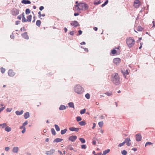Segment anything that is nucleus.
<instances>
[{
    "label": "nucleus",
    "instance_id": "obj_1",
    "mask_svg": "<svg viewBox=\"0 0 155 155\" xmlns=\"http://www.w3.org/2000/svg\"><path fill=\"white\" fill-rule=\"evenodd\" d=\"M88 5L85 3H81L74 5L75 9L77 10H86L88 9Z\"/></svg>",
    "mask_w": 155,
    "mask_h": 155
},
{
    "label": "nucleus",
    "instance_id": "obj_2",
    "mask_svg": "<svg viewBox=\"0 0 155 155\" xmlns=\"http://www.w3.org/2000/svg\"><path fill=\"white\" fill-rule=\"evenodd\" d=\"M111 77L112 81L114 84L117 85L120 84V78L117 73H114L112 74Z\"/></svg>",
    "mask_w": 155,
    "mask_h": 155
},
{
    "label": "nucleus",
    "instance_id": "obj_3",
    "mask_svg": "<svg viewBox=\"0 0 155 155\" xmlns=\"http://www.w3.org/2000/svg\"><path fill=\"white\" fill-rule=\"evenodd\" d=\"M126 43L128 46L131 48L134 45L135 41L134 39L133 38L129 37L127 38L126 39Z\"/></svg>",
    "mask_w": 155,
    "mask_h": 155
},
{
    "label": "nucleus",
    "instance_id": "obj_4",
    "mask_svg": "<svg viewBox=\"0 0 155 155\" xmlns=\"http://www.w3.org/2000/svg\"><path fill=\"white\" fill-rule=\"evenodd\" d=\"M74 91L79 94H81L84 91V88L80 85H77L74 87Z\"/></svg>",
    "mask_w": 155,
    "mask_h": 155
},
{
    "label": "nucleus",
    "instance_id": "obj_5",
    "mask_svg": "<svg viewBox=\"0 0 155 155\" xmlns=\"http://www.w3.org/2000/svg\"><path fill=\"white\" fill-rule=\"evenodd\" d=\"M19 10L15 8H13L12 11V14L14 16H16L19 14Z\"/></svg>",
    "mask_w": 155,
    "mask_h": 155
},
{
    "label": "nucleus",
    "instance_id": "obj_6",
    "mask_svg": "<svg viewBox=\"0 0 155 155\" xmlns=\"http://www.w3.org/2000/svg\"><path fill=\"white\" fill-rule=\"evenodd\" d=\"M140 2L139 0H135L134 2V6L135 8H138L140 5Z\"/></svg>",
    "mask_w": 155,
    "mask_h": 155
},
{
    "label": "nucleus",
    "instance_id": "obj_7",
    "mask_svg": "<svg viewBox=\"0 0 155 155\" xmlns=\"http://www.w3.org/2000/svg\"><path fill=\"white\" fill-rule=\"evenodd\" d=\"M71 25L72 27H76L79 25L78 22L75 21H72L71 23Z\"/></svg>",
    "mask_w": 155,
    "mask_h": 155
},
{
    "label": "nucleus",
    "instance_id": "obj_8",
    "mask_svg": "<svg viewBox=\"0 0 155 155\" xmlns=\"http://www.w3.org/2000/svg\"><path fill=\"white\" fill-rule=\"evenodd\" d=\"M114 63L116 65L118 64L120 62V59L119 58H116L113 60Z\"/></svg>",
    "mask_w": 155,
    "mask_h": 155
},
{
    "label": "nucleus",
    "instance_id": "obj_9",
    "mask_svg": "<svg viewBox=\"0 0 155 155\" xmlns=\"http://www.w3.org/2000/svg\"><path fill=\"white\" fill-rule=\"evenodd\" d=\"M55 150L53 149H51L50 150L46 151V154L47 155H52L55 152Z\"/></svg>",
    "mask_w": 155,
    "mask_h": 155
},
{
    "label": "nucleus",
    "instance_id": "obj_10",
    "mask_svg": "<svg viewBox=\"0 0 155 155\" xmlns=\"http://www.w3.org/2000/svg\"><path fill=\"white\" fill-rule=\"evenodd\" d=\"M142 137L140 134H137L136 135V140L137 141L141 140Z\"/></svg>",
    "mask_w": 155,
    "mask_h": 155
},
{
    "label": "nucleus",
    "instance_id": "obj_11",
    "mask_svg": "<svg viewBox=\"0 0 155 155\" xmlns=\"http://www.w3.org/2000/svg\"><path fill=\"white\" fill-rule=\"evenodd\" d=\"M77 138V137L76 136H71L69 137L68 139L69 140L72 142L74 141Z\"/></svg>",
    "mask_w": 155,
    "mask_h": 155
},
{
    "label": "nucleus",
    "instance_id": "obj_12",
    "mask_svg": "<svg viewBox=\"0 0 155 155\" xmlns=\"http://www.w3.org/2000/svg\"><path fill=\"white\" fill-rule=\"evenodd\" d=\"M8 74L10 77H13L15 74V73L12 70H9L8 72Z\"/></svg>",
    "mask_w": 155,
    "mask_h": 155
},
{
    "label": "nucleus",
    "instance_id": "obj_13",
    "mask_svg": "<svg viewBox=\"0 0 155 155\" xmlns=\"http://www.w3.org/2000/svg\"><path fill=\"white\" fill-rule=\"evenodd\" d=\"M69 129L71 131H75L76 132H78L79 130L78 128H75L74 127H70L69 128Z\"/></svg>",
    "mask_w": 155,
    "mask_h": 155
},
{
    "label": "nucleus",
    "instance_id": "obj_14",
    "mask_svg": "<svg viewBox=\"0 0 155 155\" xmlns=\"http://www.w3.org/2000/svg\"><path fill=\"white\" fill-rule=\"evenodd\" d=\"M21 3L25 4H30L31 3V2L28 0H22L21 1Z\"/></svg>",
    "mask_w": 155,
    "mask_h": 155
},
{
    "label": "nucleus",
    "instance_id": "obj_15",
    "mask_svg": "<svg viewBox=\"0 0 155 155\" xmlns=\"http://www.w3.org/2000/svg\"><path fill=\"white\" fill-rule=\"evenodd\" d=\"M22 36L23 37L26 39H28V36L27 32H25L22 34Z\"/></svg>",
    "mask_w": 155,
    "mask_h": 155
},
{
    "label": "nucleus",
    "instance_id": "obj_16",
    "mask_svg": "<svg viewBox=\"0 0 155 155\" xmlns=\"http://www.w3.org/2000/svg\"><path fill=\"white\" fill-rule=\"evenodd\" d=\"M63 140V139L59 138H57L54 139L53 141L54 143L59 142Z\"/></svg>",
    "mask_w": 155,
    "mask_h": 155
},
{
    "label": "nucleus",
    "instance_id": "obj_17",
    "mask_svg": "<svg viewBox=\"0 0 155 155\" xmlns=\"http://www.w3.org/2000/svg\"><path fill=\"white\" fill-rule=\"evenodd\" d=\"M24 117L25 119H27L29 117V113L28 112H26L25 113Z\"/></svg>",
    "mask_w": 155,
    "mask_h": 155
},
{
    "label": "nucleus",
    "instance_id": "obj_18",
    "mask_svg": "<svg viewBox=\"0 0 155 155\" xmlns=\"http://www.w3.org/2000/svg\"><path fill=\"white\" fill-rule=\"evenodd\" d=\"M23 110H21L20 111H16V114L18 115H21L23 113Z\"/></svg>",
    "mask_w": 155,
    "mask_h": 155
},
{
    "label": "nucleus",
    "instance_id": "obj_19",
    "mask_svg": "<svg viewBox=\"0 0 155 155\" xmlns=\"http://www.w3.org/2000/svg\"><path fill=\"white\" fill-rule=\"evenodd\" d=\"M24 13H23L22 14V21L23 22H25L28 21L27 19H26L24 16Z\"/></svg>",
    "mask_w": 155,
    "mask_h": 155
},
{
    "label": "nucleus",
    "instance_id": "obj_20",
    "mask_svg": "<svg viewBox=\"0 0 155 155\" xmlns=\"http://www.w3.org/2000/svg\"><path fill=\"white\" fill-rule=\"evenodd\" d=\"M18 150V147H14L13 149V152L14 153H17Z\"/></svg>",
    "mask_w": 155,
    "mask_h": 155
},
{
    "label": "nucleus",
    "instance_id": "obj_21",
    "mask_svg": "<svg viewBox=\"0 0 155 155\" xmlns=\"http://www.w3.org/2000/svg\"><path fill=\"white\" fill-rule=\"evenodd\" d=\"M32 16L31 15H28L27 17V19L28 21L30 22L31 21V19L32 18Z\"/></svg>",
    "mask_w": 155,
    "mask_h": 155
},
{
    "label": "nucleus",
    "instance_id": "obj_22",
    "mask_svg": "<svg viewBox=\"0 0 155 155\" xmlns=\"http://www.w3.org/2000/svg\"><path fill=\"white\" fill-rule=\"evenodd\" d=\"M59 109L61 110H63L66 109V107L64 105H61Z\"/></svg>",
    "mask_w": 155,
    "mask_h": 155
},
{
    "label": "nucleus",
    "instance_id": "obj_23",
    "mask_svg": "<svg viewBox=\"0 0 155 155\" xmlns=\"http://www.w3.org/2000/svg\"><path fill=\"white\" fill-rule=\"evenodd\" d=\"M41 21L40 20H38L36 21V25L38 27H40L41 26Z\"/></svg>",
    "mask_w": 155,
    "mask_h": 155
},
{
    "label": "nucleus",
    "instance_id": "obj_24",
    "mask_svg": "<svg viewBox=\"0 0 155 155\" xmlns=\"http://www.w3.org/2000/svg\"><path fill=\"white\" fill-rule=\"evenodd\" d=\"M79 124L81 126H84L85 125L86 123L83 121L79 122Z\"/></svg>",
    "mask_w": 155,
    "mask_h": 155
},
{
    "label": "nucleus",
    "instance_id": "obj_25",
    "mask_svg": "<svg viewBox=\"0 0 155 155\" xmlns=\"http://www.w3.org/2000/svg\"><path fill=\"white\" fill-rule=\"evenodd\" d=\"M143 29V28L140 26H138L137 28V30L138 31H141Z\"/></svg>",
    "mask_w": 155,
    "mask_h": 155
},
{
    "label": "nucleus",
    "instance_id": "obj_26",
    "mask_svg": "<svg viewBox=\"0 0 155 155\" xmlns=\"http://www.w3.org/2000/svg\"><path fill=\"white\" fill-rule=\"evenodd\" d=\"M67 129H65L63 130H61V134H64L67 132Z\"/></svg>",
    "mask_w": 155,
    "mask_h": 155
},
{
    "label": "nucleus",
    "instance_id": "obj_27",
    "mask_svg": "<svg viewBox=\"0 0 155 155\" xmlns=\"http://www.w3.org/2000/svg\"><path fill=\"white\" fill-rule=\"evenodd\" d=\"M130 141L131 140L130 137H128L125 139V141L124 142H125V143H127V142H130Z\"/></svg>",
    "mask_w": 155,
    "mask_h": 155
},
{
    "label": "nucleus",
    "instance_id": "obj_28",
    "mask_svg": "<svg viewBox=\"0 0 155 155\" xmlns=\"http://www.w3.org/2000/svg\"><path fill=\"white\" fill-rule=\"evenodd\" d=\"M110 151V149H107L106 150H104L103 151V155H104L108 153Z\"/></svg>",
    "mask_w": 155,
    "mask_h": 155
},
{
    "label": "nucleus",
    "instance_id": "obj_29",
    "mask_svg": "<svg viewBox=\"0 0 155 155\" xmlns=\"http://www.w3.org/2000/svg\"><path fill=\"white\" fill-rule=\"evenodd\" d=\"M69 106L71 107L74 108V104L72 102H70L68 103Z\"/></svg>",
    "mask_w": 155,
    "mask_h": 155
},
{
    "label": "nucleus",
    "instance_id": "obj_30",
    "mask_svg": "<svg viewBox=\"0 0 155 155\" xmlns=\"http://www.w3.org/2000/svg\"><path fill=\"white\" fill-rule=\"evenodd\" d=\"M5 130L7 132H10L11 130V128L9 127H6L5 128Z\"/></svg>",
    "mask_w": 155,
    "mask_h": 155
},
{
    "label": "nucleus",
    "instance_id": "obj_31",
    "mask_svg": "<svg viewBox=\"0 0 155 155\" xmlns=\"http://www.w3.org/2000/svg\"><path fill=\"white\" fill-rule=\"evenodd\" d=\"M54 126H55V129L57 131H59L60 130V128L58 125H57V124H55L54 125Z\"/></svg>",
    "mask_w": 155,
    "mask_h": 155
},
{
    "label": "nucleus",
    "instance_id": "obj_32",
    "mask_svg": "<svg viewBox=\"0 0 155 155\" xmlns=\"http://www.w3.org/2000/svg\"><path fill=\"white\" fill-rule=\"evenodd\" d=\"M79 140H80L81 142L83 143H84L85 142V140L83 138H80Z\"/></svg>",
    "mask_w": 155,
    "mask_h": 155
},
{
    "label": "nucleus",
    "instance_id": "obj_33",
    "mask_svg": "<svg viewBox=\"0 0 155 155\" xmlns=\"http://www.w3.org/2000/svg\"><path fill=\"white\" fill-rule=\"evenodd\" d=\"M31 11L29 9L27 8L25 10V13L27 15L29 14L30 13Z\"/></svg>",
    "mask_w": 155,
    "mask_h": 155
},
{
    "label": "nucleus",
    "instance_id": "obj_34",
    "mask_svg": "<svg viewBox=\"0 0 155 155\" xmlns=\"http://www.w3.org/2000/svg\"><path fill=\"white\" fill-rule=\"evenodd\" d=\"M122 72L124 75H128L129 74V72L128 70H126V71L124 72L123 71H122Z\"/></svg>",
    "mask_w": 155,
    "mask_h": 155
},
{
    "label": "nucleus",
    "instance_id": "obj_35",
    "mask_svg": "<svg viewBox=\"0 0 155 155\" xmlns=\"http://www.w3.org/2000/svg\"><path fill=\"white\" fill-rule=\"evenodd\" d=\"M51 133H52V134L55 135L56 134V132L54 130V128H52L51 129Z\"/></svg>",
    "mask_w": 155,
    "mask_h": 155
},
{
    "label": "nucleus",
    "instance_id": "obj_36",
    "mask_svg": "<svg viewBox=\"0 0 155 155\" xmlns=\"http://www.w3.org/2000/svg\"><path fill=\"white\" fill-rule=\"evenodd\" d=\"M86 112V109H84L82 110H81L80 111V114H83L85 113Z\"/></svg>",
    "mask_w": 155,
    "mask_h": 155
},
{
    "label": "nucleus",
    "instance_id": "obj_37",
    "mask_svg": "<svg viewBox=\"0 0 155 155\" xmlns=\"http://www.w3.org/2000/svg\"><path fill=\"white\" fill-rule=\"evenodd\" d=\"M108 2V0H107L104 2V3L101 6L102 7L106 5H107V4Z\"/></svg>",
    "mask_w": 155,
    "mask_h": 155
},
{
    "label": "nucleus",
    "instance_id": "obj_38",
    "mask_svg": "<svg viewBox=\"0 0 155 155\" xmlns=\"http://www.w3.org/2000/svg\"><path fill=\"white\" fill-rule=\"evenodd\" d=\"M0 69H1V71L2 72V73H3L5 72V68L2 67V68H1Z\"/></svg>",
    "mask_w": 155,
    "mask_h": 155
},
{
    "label": "nucleus",
    "instance_id": "obj_39",
    "mask_svg": "<svg viewBox=\"0 0 155 155\" xmlns=\"http://www.w3.org/2000/svg\"><path fill=\"white\" fill-rule=\"evenodd\" d=\"M101 1L100 0H99V1H95L94 2V4L95 5H97L101 3Z\"/></svg>",
    "mask_w": 155,
    "mask_h": 155
},
{
    "label": "nucleus",
    "instance_id": "obj_40",
    "mask_svg": "<svg viewBox=\"0 0 155 155\" xmlns=\"http://www.w3.org/2000/svg\"><path fill=\"white\" fill-rule=\"evenodd\" d=\"M122 154L124 155H126L127 154V152L126 150H124L121 152Z\"/></svg>",
    "mask_w": 155,
    "mask_h": 155
},
{
    "label": "nucleus",
    "instance_id": "obj_41",
    "mask_svg": "<svg viewBox=\"0 0 155 155\" xmlns=\"http://www.w3.org/2000/svg\"><path fill=\"white\" fill-rule=\"evenodd\" d=\"M111 53L113 54H115L116 53V51L115 49H113L111 50Z\"/></svg>",
    "mask_w": 155,
    "mask_h": 155
},
{
    "label": "nucleus",
    "instance_id": "obj_42",
    "mask_svg": "<svg viewBox=\"0 0 155 155\" xmlns=\"http://www.w3.org/2000/svg\"><path fill=\"white\" fill-rule=\"evenodd\" d=\"M85 97L87 99H89L90 97V95L88 93H87L85 95Z\"/></svg>",
    "mask_w": 155,
    "mask_h": 155
},
{
    "label": "nucleus",
    "instance_id": "obj_43",
    "mask_svg": "<svg viewBox=\"0 0 155 155\" xmlns=\"http://www.w3.org/2000/svg\"><path fill=\"white\" fill-rule=\"evenodd\" d=\"M68 149L70 150H73V148L72 147V146L71 145H69L68 147Z\"/></svg>",
    "mask_w": 155,
    "mask_h": 155
},
{
    "label": "nucleus",
    "instance_id": "obj_44",
    "mask_svg": "<svg viewBox=\"0 0 155 155\" xmlns=\"http://www.w3.org/2000/svg\"><path fill=\"white\" fill-rule=\"evenodd\" d=\"M7 126V124L6 123H4L2 124H0V126H2V128H4L5 127Z\"/></svg>",
    "mask_w": 155,
    "mask_h": 155
},
{
    "label": "nucleus",
    "instance_id": "obj_45",
    "mask_svg": "<svg viewBox=\"0 0 155 155\" xmlns=\"http://www.w3.org/2000/svg\"><path fill=\"white\" fill-rule=\"evenodd\" d=\"M103 124V121L99 122L98 123V125L100 127H101Z\"/></svg>",
    "mask_w": 155,
    "mask_h": 155
},
{
    "label": "nucleus",
    "instance_id": "obj_46",
    "mask_svg": "<svg viewBox=\"0 0 155 155\" xmlns=\"http://www.w3.org/2000/svg\"><path fill=\"white\" fill-rule=\"evenodd\" d=\"M82 120L81 117H77V120L78 121H79L81 120Z\"/></svg>",
    "mask_w": 155,
    "mask_h": 155
},
{
    "label": "nucleus",
    "instance_id": "obj_47",
    "mask_svg": "<svg viewBox=\"0 0 155 155\" xmlns=\"http://www.w3.org/2000/svg\"><path fill=\"white\" fill-rule=\"evenodd\" d=\"M125 144V142H123L122 143H120L119 145H118V146L119 147H122V146L124 145V144Z\"/></svg>",
    "mask_w": 155,
    "mask_h": 155
},
{
    "label": "nucleus",
    "instance_id": "obj_48",
    "mask_svg": "<svg viewBox=\"0 0 155 155\" xmlns=\"http://www.w3.org/2000/svg\"><path fill=\"white\" fill-rule=\"evenodd\" d=\"M152 144V143H151L150 142H147L146 143L145 145V146L146 147L147 145H151Z\"/></svg>",
    "mask_w": 155,
    "mask_h": 155
},
{
    "label": "nucleus",
    "instance_id": "obj_49",
    "mask_svg": "<svg viewBox=\"0 0 155 155\" xmlns=\"http://www.w3.org/2000/svg\"><path fill=\"white\" fill-rule=\"evenodd\" d=\"M105 94H106V95H107L108 96H110L112 95V93L111 92H106V93H105Z\"/></svg>",
    "mask_w": 155,
    "mask_h": 155
},
{
    "label": "nucleus",
    "instance_id": "obj_50",
    "mask_svg": "<svg viewBox=\"0 0 155 155\" xmlns=\"http://www.w3.org/2000/svg\"><path fill=\"white\" fill-rule=\"evenodd\" d=\"M81 147L82 149H85L86 148V146L85 145L82 144L81 145Z\"/></svg>",
    "mask_w": 155,
    "mask_h": 155
},
{
    "label": "nucleus",
    "instance_id": "obj_51",
    "mask_svg": "<svg viewBox=\"0 0 155 155\" xmlns=\"http://www.w3.org/2000/svg\"><path fill=\"white\" fill-rule=\"evenodd\" d=\"M38 17H39V18H40L41 19H42V18H41V12H38Z\"/></svg>",
    "mask_w": 155,
    "mask_h": 155
},
{
    "label": "nucleus",
    "instance_id": "obj_52",
    "mask_svg": "<svg viewBox=\"0 0 155 155\" xmlns=\"http://www.w3.org/2000/svg\"><path fill=\"white\" fill-rule=\"evenodd\" d=\"M28 124V122L27 121H26L25 122L22 124V125L25 127L26 125H27Z\"/></svg>",
    "mask_w": 155,
    "mask_h": 155
},
{
    "label": "nucleus",
    "instance_id": "obj_53",
    "mask_svg": "<svg viewBox=\"0 0 155 155\" xmlns=\"http://www.w3.org/2000/svg\"><path fill=\"white\" fill-rule=\"evenodd\" d=\"M25 130H26L25 128V127H24L23 128V130L21 131V132L22 133H23V134L24 133H25Z\"/></svg>",
    "mask_w": 155,
    "mask_h": 155
},
{
    "label": "nucleus",
    "instance_id": "obj_54",
    "mask_svg": "<svg viewBox=\"0 0 155 155\" xmlns=\"http://www.w3.org/2000/svg\"><path fill=\"white\" fill-rule=\"evenodd\" d=\"M44 9V7L43 6H41L39 8V9L41 11H42Z\"/></svg>",
    "mask_w": 155,
    "mask_h": 155
},
{
    "label": "nucleus",
    "instance_id": "obj_55",
    "mask_svg": "<svg viewBox=\"0 0 155 155\" xmlns=\"http://www.w3.org/2000/svg\"><path fill=\"white\" fill-rule=\"evenodd\" d=\"M126 144H127V145L128 146H130L131 145V143L130 142H127V143H126Z\"/></svg>",
    "mask_w": 155,
    "mask_h": 155
},
{
    "label": "nucleus",
    "instance_id": "obj_56",
    "mask_svg": "<svg viewBox=\"0 0 155 155\" xmlns=\"http://www.w3.org/2000/svg\"><path fill=\"white\" fill-rule=\"evenodd\" d=\"M10 148L9 147H6L5 148V150L6 151H8L9 150Z\"/></svg>",
    "mask_w": 155,
    "mask_h": 155
},
{
    "label": "nucleus",
    "instance_id": "obj_57",
    "mask_svg": "<svg viewBox=\"0 0 155 155\" xmlns=\"http://www.w3.org/2000/svg\"><path fill=\"white\" fill-rule=\"evenodd\" d=\"M17 18L19 19V20H20L21 19V15H18V17H17Z\"/></svg>",
    "mask_w": 155,
    "mask_h": 155
},
{
    "label": "nucleus",
    "instance_id": "obj_58",
    "mask_svg": "<svg viewBox=\"0 0 155 155\" xmlns=\"http://www.w3.org/2000/svg\"><path fill=\"white\" fill-rule=\"evenodd\" d=\"M96 141L94 140H93L92 141V144H93L94 145H95L96 144Z\"/></svg>",
    "mask_w": 155,
    "mask_h": 155
},
{
    "label": "nucleus",
    "instance_id": "obj_59",
    "mask_svg": "<svg viewBox=\"0 0 155 155\" xmlns=\"http://www.w3.org/2000/svg\"><path fill=\"white\" fill-rule=\"evenodd\" d=\"M70 34L71 35H73L74 34V31H71L70 32Z\"/></svg>",
    "mask_w": 155,
    "mask_h": 155
},
{
    "label": "nucleus",
    "instance_id": "obj_60",
    "mask_svg": "<svg viewBox=\"0 0 155 155\" xmlns=\"http://www.w3.org/2000/svg\"><path fill=\"white\" fill-rule=\"evenodd\" d=\"M79 35H81L82 33V31L81 30H79L78 31Z\"/></svg>",
    "mask_w": 155,
    "mask_h": 155
},
{
    "label": "nucleus",
    "instance_id": "obj_61",
    "mask_svg": "<svg viewBox=\"0 0 155 155\" xmlns=\"http://www.w3.org/2000/svg\"><path fill=\"white\" fill-rule=\"evenodd\" d=\"M93 127H92V129H94V128L96 126V124L95 123H94L93 124Z\"/></svg>",
    "mask_w": 155,
    "mask_h": 155
},
{
    "label": "nucleus",
    "instance_id": "obj_62",
    "mask_svg": "<svg viewBox=\"0 0 155 155\" xmlns=\"http://www.w3.org/2000/svg\"><path fill=\"white\" fill-rule=\"evenodd\" d=\"M93 29H94V30L95 31H97V28L96 27H94L93 28Z\"/></svg>",
    "mask_w": 155,
    "mask_h": 155
},
{
    "label": "nucleus",
    "instance_id": "obj_63",
    "mask_svg": "<svg viewBox=\"0 0 155 155\" xmlns=\"http://www.w3.org/2000/svg\"><path fill=\"white\" fill-rule=\"evenodd\" d=\"M79 15V14L77 13H75L74 14V15L75 16L78 15Z\"/></svg>",
    "mask_w": 155,
    "mask_h": 155
},
{
    "label": "nucleus",
    "instance_id": "obj_64",
    "mask_svg": "<svg viewBox=\"0 0 155 155\" xmlns=\"http://www.w3.org/2000/svg\"><path fill=\"white\" fill-rule=\"evenodd\" d=\"M64 30L65 32H67L68 31L67 29L66 28H64Z\"/></svg>",
    "mask_w": 155,
    "mask_h": 155
}]
</instances>
